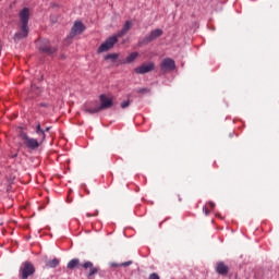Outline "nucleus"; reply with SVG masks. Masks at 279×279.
Returning a JSON list of instances; mask_svg holds the SVG:
<instances>
[{
	"mask_svg": "<svg viewBox=\"0 0 279 279\" xmlns=\"http://www.w3.org/2000/svg\"><path fill=\"white\" fill-rule=\"evenodd\" d=\"M39 51H41L43 53H47V56H53V53H56V51H58V49L52 48L49 40L45 39L39 45Z\"/></svg>",
	"mask_w": 279,
	"mask_h": 279,
	"instance_id": "nucleus-9",
	"label": "nucleus"
},
{
	"mask_svg": "<svg viewBox=\"0 0 279 279\" xmlns=\"http://www.w3.org/2000/svg\"><path fill=\"white\" fill-rule=\"evenodd\" d=\"M21 26L20 31L16 32L13 36L14 43H21L24 38H26L29 35V9L24 8L19 13Z\"/></svg>",
	"mask_w": 279,
	"mask_h": 279,
	"instance_id": "nucleus-1",
	"label": "nucleus"
},
{
	"mask_svg": "<svg viewBox=\"0 0 279 279\" xmlns=\"http://www.w3.org/2000/svg\"><path fill=\"white\" fill-rule=\"evenodd\" d=\"M84 29H86V26H84L82 22H75L65 39V45H71V40L74 39L76 36H80V34H82Z\"/></svg>",
	"mask_w": 279,
	"mask_h": 279,
	"instance_id": "nucleus-3",
	"label": "nucleus"
},
{
	"mask_svg": "<svg viewBox=\"0 0 279 279\" xmlns=\"http://www.w3.org/2000/svg\"><path fill=\"white\" fill-rule=\"evenodd\" d=\"M117 43H119V37H117V35H113V36L107 38L106 41L99 46L97 52L104 53L106 51H110V49H112V47H114V45H117Z\"/></svg>",
	"mask_w": 279,
	"mask_h": 279,
	"instance_id": "nucleus-5",
	"label": "nucleus"
},
{
	"mask_svg": "<svg viewBox=\"0 0 279 279\" xmlns=\"http://www.w3.org/2000/svg\"><path fill=\"white\" fill-rule=\"evenodd\" d=\"M105 60H111V62H117V60H119V53H109L105 57Z\"/></svg>",
	"mask_w": 279,
	"mask_h": 279,
	"instance_id": "nucleus-19",
	"label": "nucleus"
},
{
	"mask_svg": "<svg viewBox=\"0 0 279 279\" xmlns=\"http://www.w3.org/2000/svg\"><path fill=\"white\" fill-rule=\"evenodd\" d=\"M216 271L220 276H228V272L230 271V267H228V265H226V263L219 262L216 266Z\"/></svg>",
	"mask_w": 279,
	"mask_h": 279,
	"instance_id": "nucleus-13",
	"label": "nucleus"
},
{
	"mask_svg": "<svg viewBox=\"0 0 279 279\" xmlns=\"http://www.w3.org/2000/svg\"><path fill=\"white\" fill-rule=\"evenodd\" d=\"M137 58H138V52H132L126 57L125 62L126 64H131V62H134V60H136Z\"/></svg>",
	"mask_w": 279,
	"mask_h": 279,
	"instance_id": "nucleus-18",
	"label": "nucleus"
},
{
	"mask_svg": "<svg viewBox=\"0 0 279 279\" xmlns=\"http://www.w3.org/2000/svg\"><path fill=\"white\" fill-rule=\"evenodd\" d=\"M148 279H160V276H158L156 272H153L149 275Z\"/></svg>",
	"mask_w": 279,
	"mask_h": 279,
	"instance_id": "nucleus-23",
	"label": "nucleus"
},
{
	"mask_svg": "<svg viewBox=\"0 0 279 279\" xmlns=\"http://www.w3.org/2000/svg\"><path fill=\"white\" fill-rule=\"evenodd\" d=\"M203 213L206 215V217H208V215H210V210H208L207 206L203 207Z\"/></svg>",
	"mask_w": 279,
	"mask_h": 279,
	"instance_id": "nucleus-24",
	"label": "nucleus"
},
{
	"mask_svg": "<svg viewBox=\"0 0 279 279\" xmlns=\"http://www.w3.org/2000/svg\"><path fill=\"white\" fill-rule=\"evenodd\" d=\"M87 215V217H93L90 214H86Z\"/></svg>",
	"mask_w": 279,
	"mask_h": 279,
	"instance_id": "nucleus-28",
	"label": "nucleus"
},
{
	"mask_svg": "<svg viewBox=\"0 0 279 279\" xmlns=\"http://www.w3.org/2000/svg\"><path fill=\"white\" fill-rule=\"evenodd\" d=\"M58 265H60V259H58V258H53L52 260H48L46 263V267L48 269H56V267H58Z\"/></svg>",
	"mask_w": 279,
	"mask_h": 279,
	"instance_id": "nucleus-17",
	"label": "nucleus"
},
{
	"mask_svg": "<svg viewBox=\"0 0 279 279\" xmlns=\"http://www.w3.org/2000/svg\"><path fill=\"white\" fill-rule=\"evenodd\" d=\"M130 107V100H125L123 102H121V108L125 109Z\"/></svg>",
	"mask_w": 279,
	"mask_h": 279,
	"instance_id": "nucleus-22",
	"label": "nucleus"
},
{
	"mask_svg": "<svg viewBox=\"0 0 279 279\" xmlns=\"http://www.w3.org/2000/svg\"><path fill=\"white\" fill-rule=\"evenodd\" d=\"M36 134L39 136L40 143L45 142V138H47V135L45 134V130L40 126V123H37L36 125Z\"/></svg>",
	"mask_w": 279,
	"mask_h": 279,
	"instance_id": "nucleus-15",
	"label": "nucleus"
},
{
	"mask_svg": "<svg viewBox=\"0 0 279 279\" xmlns=\"http://www.w3.org/2000/svg\"><path fill=\"white\" fill-rule=\"evenodd\" d=\"M154 69H156V64H154V62H149L135 68L134 71L137 75H145V73H151Z\"/></svg>",
	"mask_w": 279,
	"mask_h": 279,
	"instance_id": "nucleus-7",
	"label": "nucleus"
},
{
	"mask_svg": "<svg viewBox=\"0 0 279 279\" xmlns=\"http://www.w3.org/2000/svg\"><path fill=\"white\" fill-rule=\"evenodd\" d=\"M66 267L71 270H73V269H75V267H82V265L80 264L78 258H73L68 263Z\"/></svg>",
	"mask_w": 279,
	"mask_h": 279,
	"instance_id": "nucleus-16",
	"label": "nucleus"
},
{
	"mask_svg": "<svg viewBox=\"0 0 279 279\" xmlns=\"http://www.w3.org/2000/svg\"><path fill=\"white\" fill-rule=\"evenodd\" d=\"M129 29H132V21L125 22L122 29L116 34L117 38H123V36H125V34H128Z\"/></svg>",
	"mask_w": 279,
	"mask_h": 279,
	"instance_id": "nucleus-14",
	"label": "nucleus"
},
{
	"mask_svg": "<svg viewBox=\"0 0 279 279\" xmlns=\"http://www.w3.org/2000/svg\"><path fill=\"white\" fill-rule=\"evenodd\" d=\"M162 34H163L162 29L156 28V29L151 31L149 35H146L143 39H141L138 45H141V46L149 45V43H154V40H156V38H160V36H162Z\"/></svg>",
	"mask_w": 279,
	"mask_h": 279,
	"instance_id": "nucleus-6",
	"label": "nucleus"
},
{
	"mask_svg": "<svg viewBox=\"0 0 279 279\" xmlns=\"http://www.w3.org/2000/svg\"><path fill=\"white\" fill-rule=\"evenodd\" d=\"M41 106H44V107H45V106H47V105H45V104H41Z\"/></svg>",
	"mask_w": 279,
	"mask_h": 279,
	"instance_id": "nucleus-29",
	"label": "nucleus"
},
{
	"mask_svg": "<svg viewBox=\"0 0 279 279\" xmlns=\"http://www.w3.org/2000/svg\"><path fill=\"white\" fill-rule=\"evenodd\" d=\"M111 266L112 267H119V264H112Z\"/></svg>",
	"mask_w": 279,
	"mask_h": 279,
	"instance_id": "nucleus-27",
	"label": "nucleus"
},
{
	"mask_svg": "<svg viewBox=\"0 0 279 279\" xmlns=\"http://www.w3.org/2000/svg\"><path fill=\"white\" fill-rule=\"evenodd\" d=\"M49 130H51V126L46 128L44 132H49Z\"/></svg>",
	"mask_w": 279,
	"mask_h": 279,
	"instance_id": "nucleus-26",
	"label": "nucleus"
},
{
	"mask_svg": "<svg viewBox=\"0 0 279 279\" xmlns=\"http://www.w3.org/2000/svg\"><path fill=\"white\" fill-rule=\"evenodd\" d=\"M130 265H132V260L121 263L119 264V267H130Z\"/></svg>",
	"mask_w": 279,
	"mask_h": 279,
	"instance_id": "nucleus-21",
	"label": "nucleus"
},
{
	"mask_svg": "<svg viewBox=\"0 0 279 279\" xmlns=\"http://www.w3.org/2000/svg\"><path fill=\"white\" fill-rule=\"evenodd\" d=\"M209 206H210V208H215V203L214 202H209Z\"/></svg>",
	"mask_w": 279,
	"mask_h": 279,
	"instance_id": "nucleus-25",
	"label": "nucleus"
},
{
	"mask_svg": "<svg viewBox=\"0 0 279 279\" xmlns=\"http://www.w3.org/2000/svg\"><path fill=\"white\" fill-rule=\"evenodd\" d=\"M137 93H140L142 95H146L147 93H151V89L144 87V88L137 89Z\"/></svg>",
	"mask_w": 279,
	"mask_h": 279,
	"instance_id": "nucleus-20",
	"label": "nucleus"
},
{
	"mask_svg": "<svg viewBox=\"0 0 279 279\" xmlns=\"http://www.w3.org/2000/svg\"><path fill=\"white\" fill-rule=\"evenodd\" d=\"M36 274V268H34V264L31 262H25L22 264L20 268V278L27 279L29 276H34Z\"/></svg>",
	"mask_w": 279,
	"mask_h": 279,
	"instance_id": "nucleus-4",
	"label": "nucleus"
},
{
	"mask_svg": "<svg viewBox=\"0 0 279 279\" xmlns=\"http://www.w3.org/2000/svg\"><path fill=\"white\" fill-rule=\"evenodd\" d=\"M19 136L22 138L23 144L25 147H27V149H38L40 147L38 140L27 136V133H25L23 130L20 131Z\"/></svg>",
	"mask_w": 279,
	"mask_h": 279,
	"instance_id": "nucleus-2",
	"label": "nucleus"
},
{
	"mask_svg": "<svg viewBox=\"0 0 279 279\" xmlns=\"http://www.w3.org/2000/svg\"><path fill=\"white\" fill-rule=\"evenodd\" d=\"M81 267H83V269H88L87 278H93V276L99 271V268L95 267L92 262H85L84 264H81Z\"/></svg>",
	"mask_w": 279,
	"mask_h": 279,
	"instance_id": "nucleus-11",
	"label": "nucleus"
},
{
	"mask_svg": "<svg viewBox=\"0 0 279 279\" xmlns=\"http://www.w3.org/2000/svg\"><path fill=\"white\" fill-rule=\"evenodd\" d=\"M100 106H98V110H108V108H112L114 106V102L112 101V98H108L106 94H102L99 96Z\"/></svg>",
	"mask_w": 279,
	"mask_h": 279,
	"instance_id": "nucleus-8",
	"label": "nucleus"
},
{
	"mask_svg": "<svg viewBox=\"0 0 279 279\" xmlns=\"http://www.w3.org/2000/svg\"><path fill=\"white\" fill-rule=\"evenodd\" d=\"M84 112L86 114H97V112H101L97 105L93 106V102H87L84 106Z\"/></svg>",
	"mask_w": 279,
	"mask_h": 279,
	"instance_id": "nucleus-12",
	"label": "nucleus"
},
{
	"mask_svg": "<svg viewBox=\"0 0 279 279\" xmlns=\"http://www.w3.org/2000/svg\"><path fill=\"white\" fill-rule=\"evenodd\" d=\"M160 69L163 71V73H167V71H174L175 70V61L171 58H166L160 63Z\"/></svg>",
	"mask_w": 279,
	"mask_h": 279,
	"instance_id": "nucleus-10",
	"label": "nucleus"
}]
</instances>
